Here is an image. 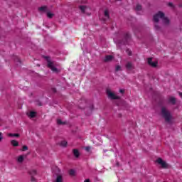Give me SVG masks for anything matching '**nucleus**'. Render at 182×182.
<instances>
[{"label":"nucleus","instance_id":"19","mask_svg":"<svg viewBox=\"0 0 182 182\" xmlns=\"http://www.w3.org/2000/svg\"><path fill=\"white\" fill-rule=\"evenodd\" d=\"M7 136H9V137H20L21 135L19 134L9 133Z\"/></svg>","mask_w":182,"mask_h":182},{"label":"nucleus","instance_id":"21","mask_svg":"<svg viewBox=\"0 0 182 182\" xmlns=\"http://www.w3.org/2000/svg\"><path fill=\"white\" fill-rule=\"evenodd\" d=\"M28 117H31V119H33L34 117H36V112L33 111L30 112Z\"/></svg>","mask_w":182,"mask_h":182},{"label":"nucleus","instance_id":"40","mask_svg":"<svg viewBox=\"0 0 182 182\" xmlns=\"http://www.w3.org/2000/svg\"><path fill=\"white\" fill-rule=\"evenodd\" d=\"M116 166L117 167H120V164L119 162H117Z\"/></svg>","mask_w":182,"mask_h":182},{"label":"nucleus","instance_id":"29","mask_svg":"<svg viewBox=\"0 0 182 182\" xmlns=\"http://www.w3.org/2000/svg\"><path fill=\"white\" fill-rule=\"evenodd\" d=\"M122 70V67L120 65H116L115 72H120Z\"/></svg>","mask_w":182,"mask_h":182},{"label":"nucleus","instance_id":"23","mask_svg":"<svg viewBox=\"0 0 182 182\" xmlns=\"http://www.w3.org/2000/svg\"><path fill=\"white\" fill-rule=\"evenodd\" d=\"M23 160H24L23 156V155H21V156H18V159H17V161H18V163H23Z\"/></svg>","mask_w":182,"mask_h":182},{"label":"nucleus","instance_id":"16","mask_svg":"<svg viewBox=\"0 0 182 182\" xmlns=\"http://www.w3.org/2000/svg\"><path fill=\"white\" fill-rule=\"evenodd\" d=\"M28 174L31 175V177H33V176H36L37 172L35 169H31L28 171Z\"/></svg>","mask_w":182,"mask_h":182},{"label":"nucleus","instance_id":"13","mask_svg":"<svg viewBox=\"0 0 182 182\" xmlns=\"http://www.w3.org/2000/svg\"><path fill=\"white\" fill-rule=\"evenodd\" d=\"M168 103L174 105H176V103H177V99L174 97H169Z\"/></svg>","mask_w":182,"mask_h":182},{"label":"nucleus","instance_id":"25","mask_svg":"<svg viewBox=\"0 0 182 182\" xmlns=\"http://www.w3.org/2000/svg\"><path fill=\"white\" fill-rule=\"evenodd\" d=\"M70 176H76V171L74 169H70L69 171Z\"/></svg>","mask_w":182,"mask_h":182},{"label":"nucleus","instance_id":"39","mask_svg":"<svg viewBox=\"0 0 182 182\" xmlns=\"http://www.w3.org/2000/svg\"><path fill=\"white\" fill-rule=\"evenodd\" d=\"M119 93H122V94L124 93V90H122V89L119 90Z\"/></svg>","mask_w":182,"mask_h":182},{"label":"nucleus","instance_id":"17","mask_svg":"<svg viewBox=\"0 0 182 182\" xmlns=\"http://www.w3.org/2000/svg\"><path fill=\"white\" fill-rule=\"evenodd\" d=\"M11 143L12 144V146H14V147H18V146H19V142H18V141L13 139L11 141Z\"/></svg>","mask_w":182,"mask_h":182},{"label":"nucleus","instance_id":"31","mask_svg":"<svg viewBox=\"0 0 182 182\" xmlns=\"http://www.w3.org/2000/svg\"><path fill=\"white\" fill-rule=\"evenodd\" d=\"M126 52L127 53H128L129 56H132V55H133V53L129 49H127Z\"/></svg>","mask_w":182,"mask_h":182},{"label":"nucleus","instance_id":"22","mask_svg":"<svg viewBox=\"0 0 182 182\" xmlns=\"http://www.w3.org/2000/svg\"><path fill=\"white\" fill-rule=\"evenodd\" d=\"M59 144L61 147H66V146H68V141H66L65 140L61 141Z\"/></svg>","mask_w":182,"mask_h":182},{"label":"nucleus","instance_id":"33","mask_svg":"<svg viewBox=\"0 0 182 182\" xmlns=\"http://www.w3.org/2000/svg\"><path fill=\"white\" fill-rule=\"evenodd\" d=\"M168 6H170L171 8H174V4H173V3H171V2H169L168 4Z\"/></svg>","mask_w":182,"mask_h":182},{"label":"nucleus","instance_id":"3","mask_svg":"<svg viewBox=\"0 0 182 182\" xmlns=\"http://www.w3.org/2000/svg\"><path fill=\"white\" fill-rule=\"evenodd\" d=\"M161 116L164 119L166 123H171L173 115H171V112L166 107H161Z\"/></svg>","mask_w":182,"mask_h":182},{"label":"nucleus","instance_id":"8","mask_svg":"<svg viewBox=\"0 0 182 182\" xmlns=\"http://www.w3.org/2000/svg\"><path fill=\"white\" fill-rule=\"evenodd\" d=\"M114 105H116V106H127V103L126 102V101H124V100H122L121 98L117 99V100L114 101Z\"/></svg>","mask_w":182,"mask_h":182},{"label":"nucleus","instance_id":"5","mask_svg":"<svg viewBox=\"0 0 182 182\" xmlns=\"http://www.w3.org/2000/svg\"><path fill=\"white\" fill-rule=\"evenodd\" d=\"M43 59H46V62L48 63V65H47L48 68H49V69H51L53 72L58 73V68L55 67V62L50 60V57L43 55Z\"/></svg>","mask_w":182,"mask_h":182},{"label":"nucleus","instance_id":"14","mask_svg":"<svg viewBox=\"0 0 182 182\" xmlns=\"http://www.w3.org/2000/svg\"><path fill=\"white\" fill-rule=\"evenodd\" d=\"M73 153L76 159H79L80 156V153L79 152V150L75 149L73 150Z\"/></svg>","mask_w":182,"mask_h":182},{"label":"nucleus","instance_id":"41","mask_svg":"<svg viewBox=\"0 0 182 182\" xmlns=\"http://www.w3.org/2000/svg\"><path fill=\"white\" fill-rule=\"evenodd\" d=\"M84 182H90V179H86Z\"/></svg>","mask_w":182,"mask_h":182},{"label":"nucleus","instance_id":"2","mask_svg":"<svg viewBox=\"0 0 182 182\" xmlns=\"http://www.w3.org/2000/svg\"><path fill=\"white\" fill-rule=\"evenodd\" d=\"M162 19L165 25H170V19L166 17V15L163 11H158L157 14L154 15L153 21L155 22V23H159L160 22V19Z\"/></svg>","mask_w":182,"mask_h":182},{"label":"nucleus","instance_id":"43","mask_svg":"<svg viewBox=\"0 0 182 182\" xmlns=\"http://www.w3.org/2000/svg\"><path fill=\"white\" fill-rule=\"evenodd\" d=\"M118 117H122V114H119Z\"/></svg>","mask_w":182,"mask_h":182},{"label":"nucleus","instance_id":"6","mask_svg":"<svg viewBox=\"0 0 182 182\" xmlns=\"http://www.w3.org/2000/svg\"><path fill=\"white\" fill-rule=\"evenodd\" d=\"M107 96L111 100H117V99H120V97L117 96L114 93H113L110 89H107L106 90Z\"/></svg>","mask_w":182,"mask_h":182},{"label":"nucleus","instance_id":"32","mask_svg":"<svg viewBox=\"0 0 182 182\" xmlns=\"http://www.w3.org/2000/svg\"><path fill=\"white\" fill-rule=\"evenodd\" d=\"M26 150H28V146L26 145L23 146L22 151H25Z\"/></svg>","mask_w":182,"mask_h":182},{"label":"nucleus","instance_id":"38","mask_svg":"<svg viewBox=\"0 0 182 182\" xmlns=\"http://www.w3.org/2000/svg\"><path fill=\"white\" fill-rule=\"evenodd\" d=\"M85 150H86V151H90V146H87L85 148Z\"/></svg>","mask_w":182,"mask_h":182},{"label":"nucleus","instance_id":"45","mask_svg":"<svg viewBox=\"0 0 182 182\" xmlns=\"http://www.w3.org/2000/svg\"><path fill=\"white\" fill-rule=\"evenodd\" d=\"M117 1H122V0H117Z\"/></svg>","mask_w":182,"mask_h":182},{"label":"nucleus","instance_id":"20","mask_svg":"<svg viewBox=\"0 0 182 182\" xmlns=\"http://www.w3.org/2000/svg\"><path fill=\"white\" fill-rule=\"evenodd\" d=\"M46 9H48V7L46 6H41L38 8V11L40 12H46Z\"/></svg>","mask_w":182,"mask_h":182},{"label":"nucleus","instance_id":"26","mask_svg":"<svg viewBox=\"0 0 182 182\" xmlns=\"http://www.w3.org/2000/svg\"><path fill=\"white\" fill-rule=\"evenodd\" d=\"M104 15L105 16H106V18H107V19H109L110 18V15L109 14V11L105 10L104 11Z\"/></svg>","mask_w":182,"mask_h":182},{"label":"nucleus","instance_id":"37","mask_svg":"<svg viewBox=\"0 0 182 182\" xmlns=\"http://www.w3.org/2000/svg\"><path fill=\"white\" fill-rule=\"evenodd\" d=\"M53 93H56V88H51Z\"/></svg>","mask_w":182,"mask_h":182},{"label":"nucleus","instance_id":"1","mask_svg":"<svg viewBox=\"0 0 182 182\" xmlns=\"http://www.w3.org/2000/svg\"><path fill=\"white\" fill-rule=\"evenodd\" d=\"M79 108L85 110L86 116H90V114H92V112H93L94 107L92 104L90 103L85 99H81Z\"/></svg>","mask_w":182,"mask_h":182},{"label":"nucleus","instance_id":"15","mask_svg":"<svg viewBox=\"0 0 182 182\" xmlns=\"http://www.w3.org/2000/svg\"><path fill=\"white\" fill-rule=\"evenodd\" d=\"M79 9L81 11L82 14L86 13V9H87V6H80Z\"/></svg>","mask_w":182,"mask_h":182},{"label":"nucleus","instance_id":"18","mask_svg":"<svg viewBox=\"0 0 182 182\" xmlns=\"http://www.w3.org/2000/svg\"><path fill=\"white\" fill-rule=\"evenodd\" d=\"M55 182H63V176L62 175H59L56 177Z\"/></svg>","mask_w":182,"mask_h":182},{"label":"nucleus","instance_id":"30","mask_svg":"<svg viewBox=\"0 0 182 182\" xmlns=\"http://www.w3.org/2000/svg\"><path fill=\"white\" fill-rule=\"evenodd\" d=\"M136 9V11H141V9H142L141 5L137 4Z\"/></svg>","mask_w":182,"mask_h":182},{"label":"nucleus","instance_id":"28","mask_svg":"<svg viewBox=\"0 0 182 182\" xmlns=\"http://www.w3.org/2000/svg\"><path fill=\"white\" fill-rule=\"evenodd\" d=\"M154 28H155L156 31H161V27H160V26H159V24H157V23L154 24Z\"/></svg>","mask_w":182,"mask_h":182},{"label":"nucleus","instance_id":"11","mask_svg":"<svg viewBox=\"0 0 182 182\" xmlns=\"http://www.w3.org/2000/svg\"><path fill=\"white\" fill-rule=\"evenodd\" d=\"M125 68L127 70H133V69H134V65H133V63L128 62L127 63Z\"/></svg>","mask_w":182,"mask_h":182},{"label":"nucleus","instance_id":"42","mask_svg":"<svg viewBox=\"0 0 182 182\" xmlns=\"http://www.w3.org/2000/svg\"><path fill=\"white\" fill-rule=\"evenodd\" d=\"M38 106H42V102H38Z\"/></svg>","mask_w":182,"mask_h":182},{"label":"nucleus","instance_id":"35","mask_svg":"<svg viewBox=\"0 0 182 182\" xmlns=\"http://www.w3.org/2000/svg\"><path fill=\"white\" fill-rule=\"evenodd\" d=\"M31 181L35 182V181H36V178L33 176H31Z\"/></svg>","mask_w":182,"mask_h":182},{"label":"nucleus","instance_id":"24","mask_svg":"<svg viewBox=\"0 0 182 182\" xmlns=\"http://www.w3.org/2000/svg\"><path fill=\"white\" fill-rule=\"evenodd\" d=\"M47 16L49 18V19H52L53 16H55V14L50 13V12H47Z\"/></svg>","mask_w":182,"mask_h":182},{"label":"nucleus","instance_id":"12","mask_svg":"<svg viewBox=\"0 0 182 182\" xmlns=\"http://www.w3.org/2000/svg\"><path fill=\"white\" fill-rule=\"evenodd\" d=\"M53 171L57 176H62V174H60V169L58 166H55L53 169Z\"/></svg>","mask_w":182,"mask_h":182},{"label":"nucleus","instance_id":"10","mask_svg":"<svg viewBox=\"0 0 182 182\" xmlns=\"http://www.w3.org/2000/svg\"><path fill=\"white\" fill-rule=\"evenodd\" d=\"M114 59V57L112 55H108L105 57L103 59V62L105 63H108L109 62H112Z\"/></svg>","mask_w":182,"mask_h":182},{"label":"nucleus","instance_id":"4","mask_svg":"<svg viewBox=\"0 0 182 182\" xmlns=\"http://www.w3.org/2000/svg\"><path fill=\"white\" fill-rule=\"evenodd\" d=\"M132 36L129 33H127L124 35V38L122 39L114 41V43L120 48L121 46H123V45H129V42H130Z\"/></svg>","mask_w":182,"mask_h":182},{"label":"nucleus","instance_id":"7","mask_svg":"<svg viewBox=\"0 0 182 182\" xmlns=\"http://www.w3.org/2000/svg\"><path fill=\"white\" fill-rule=\"evenodd\" d=\"M156 163L161 166V168H168V164H167V162L164 161L161 158H158L156 159Z\"/></svg>","mask_w":182,"mask_h":182},{"label":"nucleus","instance_id":"34","mask_svg":"<svg viewBox=\"0 0 182 182\" xmlns=\"http://www.w3.org/2000/svg\"><path fill=\"white\" fill-rule=\"evenodd\" d=\"M15 62H18V63H21V60L18 57L16 58Z\"/></svg>","mask_w":182,"mask_h":182},{"label":"nucleus","instance_id":"44","mask_svg":"<svg viewBox=\"0 0 182 182\" xmlns=\"http://www.w3.org/2000/svg\"><path fill=\"white\" fill-rule=\"evenodd\" d=\"M179 95L182 97V92H179Z\"/></svg>","mask_w":182,"mask_h":182},{"label":"nucleus","instance_id":"9","mask_svg":"<svg viewBox=\"0 0 182 182\" xmlns=\"http://www.w3.org/2000/svg\"><path fill=\"white\" fill-rule=\"evenodd\" d=\"M147 63L149 65V66H151V68H157V65H159V62H153L152 58H148Z\"/></svg>","mask_w":182,"mask_h":182},{"label":"nucleus","instance_id":"27","mask_svg":"<svg viewBox=\"0 0 182 182\" xmlns=\"http://www.w3.org/2000/svg\"><path fill=\"white\" fill-rule=\"evenodd\" d=\"M57 123H58V124H60V125L66 124V122H63V121H61V119H57Z\"/></svg>","mask_w":182,"mask_h":182},{"label":"nucleus","instance_id":"36","mask_svg":"<svg viewBox=\"0 0 182 182\" xmlns=\"http://www.w3.org/2000/svg\"><path fill=\"white\" fill-rule=\"evenodd\" d=\"M2 139H4V136H2V132H0V142L2 141Z\"/></svg>","mask_w":182,"mask_h":182}]
</instances>
